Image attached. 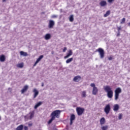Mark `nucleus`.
Segmentation results:
<instances>
[{
    "label": "nucleus",
    "instance_id": "obj_36",
    "mask_svg": "<svg viewBox=\"0 0 130 130\" xmlns=\"http://www.w3.org/2000/svg\"><path fill=\"white\" fill-rule=\"evenodd\" d=\"M113 58H112V57H111V56H110V57H108V59L109 60H112Z\"/></svg>",
    "mask_w": 130,
    "mask_h": 130
},
{
    "label": "nucleus",
    "instance_id": "obj_9",
    "mask_svg": "<svg viewBox=\"0 0 130 130\" xmlns=\"http://www.w3.org/2000/svg\"><path fill=\"white\" fill-rule=\"evenodd\" d=\"M54 21L50 20L49 21V25H48V28L49 29H52V28H53V26H54Z\"/></svg>",
    "mask_w": 130,
    "mask_h": 130
},
{
    "label": "nucleus",
    "instance_id": "obj_30",
    "mask_svg": "<svg viewBox=\"0 0 130 130\" xmlns=\"http://www.w3.org/2000/svg\"><path fill=\"white\" fill-rule=\"evenodd\" d=\"M82 97H86V91H83L82 94Z\"/></svg>",
    "mask_w": 130,
    "mask_h": 130
},
{
    "label": "nucleus",
    "instance_id": "obj_38",
    "mask_svg": "<svg viewBox=\"0 0 130 130\" xmlns=\"http://www.w3.org/2000/svg\"><path fill=\"white\" fill-rule=\"evenodd\" d=\"M40 60H41L39 58H38L36 61L37 62V63H38V62H39Z\"/></svg>",
    "mask_w": 130,
    "mask_h": 130
},
{
    "label": "nucleus",
    "instance_id": "obj_17",
    "mask_svg": "<svg viewBox=\"0 0 130 130\" xmlns=\"http://www.w3.org/2000/svg\"><path fill=\"white\" fill-rule=\"evenodd\" d=\"M41 105H42V102H40L36 104V105L34 107L35 109H37L39 106Z\"/></svg>",
    "mask_w": 130,
    "mask_h": 130
},
{
    "label": "nucleus",
    "instance_id": "obj_34",
    "mask_svg": "<svg viewBox=\"0 0 130 130\" xmlns=\"http://www.w3.org/2000/svg\"><path fill=\"white\" fill-rule=\"evenodd\" d=\"M108 2L109 3V4H111L114 2V0H108Z\"/></svg>",
    "mask_w": 130,
    "mask_h": 130
},
{
    "label": "nucleus",
    "instance_id": "obj_16",
    "mask_svg": "<svg viewBox=\"0 0 130 130\" xmlns=\"http://www.w3.org/2000/svg\"><path fill=\"white\" fill-rule=\"evenodd\" d=\"M119 109V105L118 104H115L114 105L113 110L114 111H118Z\"/></svg>",
    "mask_w": 130,
    "mask_h": 130
},
{
    "label": "nucleus",
    "instance_id": "obj_32",
    "mask_svg": "<svg viewBox=\"0 0 130 130\" xmlns=\"http://www.w3.org/2000/svg\"><path fill=\"white\" fill-rule=\"evenodd\" d=\"M121 29V26H118L117 27V30H118V32H120V29Z\"/></svg>",
    "mask_w": 130,
    "mask_h": 130
},
{
    "label": "nucleus",
    "instance_id": "obj_20",
    "mask_svg": "<svg viewBox=\"0 0 130 130\" xmlns=\"http://www.w3.org/2000/svg\"><path fill=\"white\" fill-rule=\"evenodd\" d=\"M100 124H101V125L104 124V123H105V118L103 117L100 119Z\"/></svg>",
    "mask_w": 130,
    "mask_h": 130
},
{
    "label": "nucleus",
    "instance_id": "obj_3",
    "mask_svg": "<svg viewBox=\"0 0 130 130\" xmlns=\"http://www.w3.org/2000/svg\"><path fill=\"white\" fill-rule=\"evenodd\" d=\"M121 93V88L118 87L115 90V100L116 101L119 97V94Z\"/></svg>",
    "mask_w": 130,
    "mask_h": 130
},
{
    "label": "nucleus",
    "instance_id": "obj_8",
    "mask_svg": "<svg viewBox=\"0 0 130 130\" xmlns=\"http://www.w3.org/2000/svg\"><path fill=\"white\" fill-rule=\"evenodd\" d=\"M35 113V112H34V111H32V112H30L28 115H27L24 117H25V118H27L29 119H32V118L34 117Z\"/></svg>",
    "mask_w": 130,
    "mask_h": 130
},
{
    "label": "nucleus",
    "instance_id": "obj_19",
    "mask_svg": "<svg viewBox=\"0 0 130 130\" xmlns=\"http://www.w3.org/2000/svg\"><path fill=\"white\" fill-rule=\"evenodd\" d=\"M5 60H6V57L5 56V55H2L0 56V61H1L2 62H4V61H5Z\"/></svg>",
    "mask_w": 130,
    "mask_h": 130
},
{
    "label": "nucleus",
    "instance_id": "obj_7",
    "mask_svg": "<svg viewBox=\"0 0 130 130\" xmlns=\"http://www.w3.org/2000/svg\"><path fill=\"white\" fill-rule=\"evenodd\" d=\"M111 109V108H110V105L108 104L106 106V107L104 108V111L107 115L109 114Z\"/></svg>",
    "mask_w": 130,
    "mask_h": 130
},
{
    "label": "nucleus",
    "instance_id": "obj_22",
    "mask_svg": "<svg viewBox=\"0 0 130 130\" xmlns=\"http://www.w3.org/2000/svg\"><path fill=\"white\" fill-rule=\"evenodd\" d=\"M110 15V11L108 10L106 12V14L104 15V17L106 18V17H108Z\"/></svg>",
    "mask_w": 130,
    "mask_h": 130
},
{
    "label": "nucleus",
    "instance_id": "obj_1",
    "mask_svg": "<svg viewBox=\"0 0 130 130\" xmlns=\"http://www.w3.org/2000/svg\"><path fill=\"white\" fill-rule=\"evenodd\" d=\"M104 90L107 93V95L108 98H112L113 97V91L110 86H106L104 87Z\"/></svg>",
    "mask_w": 130,
    "mask_h": 130
},
{
    "label": "nucleus",
    "instance_id": "obj_33",
    "mask_svg": "<svg viewBox=\"0 0 130 130\" xmlns=\"http://www.w3.org/2000/svg\"><path fill=\"white\" fill-rule=\"evenodd\" d=\"M122 118V115L121 114H119V117H118L119 119H121Z\"/></svg>",
    "mask_w": 130,
    "mask_h": 130
},
{
    "label": "nucleus",
    "instance_id": "obj_27",
    "mask_svg": "<svg viewBox=\"0 0 130 130\" xmlns=\"http://www.w3.org/2000/svg\"><path fill=\"white\" fill-rule=\"evenodd\" d=\"M70 22H74V15H72L69 17Z\"/></svg>",
    "mask_w": 130,
    "mask_h": 130
},
{
    "label": "nucleus",
    "instance_id": "obj_23",
    "mask_svg": "<svg viewBox=\"0 0 130 130\" xmlns=\"http://www.w3.org/2000/svg\"><path fill=\"white\" fill-rule=\"evenodd\" d=\"M54 119H55V117H51V119L48 122V124H50Z\"/></svg>",
    "mask_w": 130,
    "mask_h": 130
},
{
    "label": "nucleus",
    "instance_id": "obj_11",
    "mask_svg": "<svg viewBox=\"0 0 130 130\" xmlns=\"http://www.w3.org/2000/svg\"><path fill=\"white\" fill-rule=\"evenodd\" d=\"M75 119H76V116H75V114H73L70 117V125L73 124V121L75 120Z\"/></svg>",
    "mask_w": 130,
    "mask_h": 130
},
{
    "label": "nucleus",
    "instance_id": "obj_5",
    "mask_svg": "<svg viewBox=\"0 0 130 130\" xmlns=\"http://www.w3.org/2000/svg\"><path fill=\"white\" fill-rule=\"evenodd\" d=\"M91 87H93L92 89V95H96L98 93V88L95 86V84L91 83L90 84Z\"/></svg>",
    "mask_w": 130,
    "mask_h": 130
},
{
    "label": "nucleus",
    "instance_id": "obj_37",
    "mask_svg": "<svg viewBox=\"0 0 130 130\" xmlns=\"http://www.w3.org/2000/svg\"><path fill=\"white\" fill-rule=\"evenodd\" d=\"M39 58L40 59H42V58H43V55H40L39 57Z\"/></svg>",
    "mask_w": 130,
    "mask_h": 130
},
{
    "label": "nucleus",
    "instance_id": "obj_44",
    "mask_svg": "<svg viewBox=\"0 0 130 130\" xmlns=\"http://www.w3.org/2000/svg\"><path fill=\"white\" fill-rule=\"evenodd\" d=\"M53 130H57V129L56 128H53Z\"/></svg>",
    "mask_w": 130,
    "mask_h": 130
},
{
    "label": "nucleus",
    "instance_id": "obj_42",
    "mask_svg": "<svg viewBox=\"0 0 130 130\" xmlns=\"http://www.w3.org/2000/svg\"><path fill=\"white\" fill-rule=\"evenodd\" d=\"M38 63H37V62L36 61L34 65V67H35V66H36V64H37Z\"/></svg>",
    "mask_w": 130,
    "mask_h": 130
},
{
    "label": "nucleus",
    "instance_id": "obj_40",
    "mask_svg": "<svg viewBox=\"0 0 130 130\" xmlns=\"http://www.w3.org/2000/svg\"><path fill=\"white\" fill-rule=\"evenodd\" d=\"M120 35V31H118V33L117 34V36H119Z\"/></svg>",
    "mask_w": 130,
    "mask_h": 130
},
{
    "label": "nucleus",
    "instance_id": "obj_4",
    "mask_svg": "<svg viewBox=\"0 0 130 130\" xmlns=\"http://www.w3.org/2000/svg\"><path fill=\"white\" fill-rule=\"evenodd\" d=\"M76 111L78 115L79 116H81V115H82V114H83L85 112V109L81 107H77L76 108Z\"/></svg>",
    "mask_w": 130,
    "mask_h": 130
},
{
    "label": "nucleus",
    "instance_id": "obj_18",
    "mask_svg": "<svg viewBox=\"0 0 130 130\" xmlns=\"http://www.w3.org/2000/svg\"><path fill=\"white\" fill-rule=\"evenodd\" d=\"M51 37V36L50 35V34H47L45 36V40H49V39H50Z\"/></svg>",
    "mask_w": 130,
    "mask_h": 130
},
{
    "label": "nucleus",
    "instance_id": "obj_10",
    "mask_svg": "<svg viewBox=\"0 0 130 130\" xmlns=\"http://www.w3.org/2000/svg\"><path fill=\"white\" fill-rule=\"evenodd\" d=\"M33 92L34 93V98L35 99L37 97V96H38V94H39V91H38V90H37L36 88H34L33 90Z\"/></svg>",
    "mask_w": 130,
    "mask_h": 130
},
{
    "label": "nucleus",
    "instance_id": "obj_15",
    "mask_svg": "<svg viewBox=\"0 0 130 130\" xmlns=\"http://www.w3.org/2000/svg\"><path fill=\"white\" fill-rule=\"evenodd\" d=\"M80 80H81V76H76L73 79L74 82H79Z\"/></svg>",
    "mask_w": 130,
    "mask_h": 130
},
{
    "label": "nucleus",
    "instance_id": "obj_6",
    "mask_svg": "<svg viewBox=\"0 0 130 130\" xmlns=\"http://www.w3.org/2000/svg\"><path fill=\"white\" fill-rule=\"evenodd\" d=\"M96 51H98L100 53V58H104V50L101 48H99L98 50H96Z\"/></svg>",
    "mask_w": 130,
    "mask_h": 130
},
{
    "label": "nucleus",
    "instance_id": "obj_29",
    "mask_svg": "<svg viewBox=\"0 0 130 130\" xmlns=\"http://www.w3.org/2000/svg\"><path fill=\"white\" fill-rule=\"evenodd\" d=\"M125 22V18H123L121 20L120 24H124Z\"/></svg>",
    "mask_w": 130,
    "mask_h": 130
},
{
    "label": "nucleus",
    "instance_id": "obj_41",
    "mask_svg": "<svg viewBox=\"0 0 130 130\" xmlns=\"http://www.w3.org/2000/svg\"><path fill=\"white\" fill-rule=\"evenodd\" d=\"M28 126H32V123H28Z\"/></svg>",
    "mask_w": 130,
    "mask_h": 130
},
{
    "label": "nucleus",
    "instance_id": "obj_24",
    "mask_svg": "<svg viewBox=\"0 0 130 130\" xmlns=\"http://www.w3.org/2000/svg\"><path fill=\"white\" fill-rule=\"evenodd\" d=\"M23 127H24L23 125H20L19 126H17L16 130H23Z\"/></svg>",
    "mask_w": 130,
    "mask_h": 130
},
{
    "label": "nucleus",
    "instance_id": "obj_12",
    "mask_svg": "<svg viewBox=\"0 0 130 130\" xmlns=\"http://www.w3.org/2000/svg\"><path fill=\"white\" fill-rule=\"evenodd\" d=\"M101 7H106L107 6V2L105 1H101L100 3Z\"/></svg>",
    "mask_w": 130,
    "mask_h": 130
},
{
    "label": "nucleus",
    "instance_id": "obj_47",
    "mask_svg": "<svg viewBox=\"0 0 130 130\" xmlns=\"http://www.w3.org/2000/svg\"><path fill=\"white\" fill-rule=\"evenodd\" d=\"M1 116H0V120H1Z\"/></svg>",
    "mask_w": 130,
    "mask_h": 130
},
{
    "label": "nucleus",
    "instance_id": "obj_28",
    "mask_svg": "<svg viewBox=\"0 0 130 130\" xmlns=\"http://www.w3.org/2000/svg\"><path fill=\"white\" fill-rule=\"evenodd\" d=\"M101 129L102 130H107L108 129V125H106V126H103L101 127Z\"/></svg>",
    "mask_w": 130,
    "mask_h": 130
},
{
    "label": "nucleus",
    "instance_id": "obj_45",
    "mask_svg": "<svg viewBox=\"0 0 130 130\" xmlns=\"http://www.w3.org/2000/svg\"><path fill=\"white\" fill-rule=\"evenodd\" d=\"M7 0H3V3H5V2H6Z\"/></svg>",
    "mask_w": 130,
    "mask_h": 130
},
{
    "label": "nucleus",
    "instance_id": "obj_2",
    "mask_svg": "<svg viewBox=\"0 0 130 130\" xmlns=\"http://www.w3.org/2000/svg\"><path fill=\"white\" fill-rule=\"evenodd\" d=\"M61 111L60 110H56L52 112L51 114V117H56L57 118H59V114H60Z\"/></svg>",
    "mask_w": 130,
    "mask_h": 130
},
{
    "label": "nucleus",
    "instance_id": "obj_21",
    "mask_svg": "<svg viewBox=\"0 0 130 130\" xmlns=\"http://www.w3.org/2000/svg\"><path fill=\"white\" fill-rule=\"evenodd\" d=\"M20 55H23V56H27L28 55L27 52H25L22 51L20 52Z\"/></svg>",
    "mask_w": 130,
    "mask_h": 130
},
{
    "label": "nucleus",
    "instance_id": "obj_39",
    "mask_svg": "<svg viewBox=\"0 0 130 130\" xmlns=\"http://www.w3.org/2000/svg\"><path fill=\"white\" fill-rule=\"evenodd\" d=\"M24 130H28V127L27 126H25L24 127Z\"/></svg>",
    "mask_w": 130,
    "mask_h": 130
},
{
    "label": "nucleus",
    "instance_id": "obj_43",
    "mask_svg": "<svg viewBox=\"0 0 130 130\" xmlns=\"http://www.w3.org/2000/svg\"><path fill=\"white\" fill-rule=\"evenodd\" d=\"M42 87H44V83L43 82L42 83Z\"/></svg>",
    "mask_w": 130,
    "mask_h": 130
},
{
    "label": "nucleus",
    "instance_id": "obj_14",
    "mask_svg": "<svg viewBox=\"0 0 130 130\" xmlns=\"http://www.w3.org/2000/svg\"><path fill=\"white\" fill-rule=\"evenodd\" d=\"M28 85L24 86L22 89L21 90V94H24V93H25V92H26L27 90H28Z\"/></svg>",
    "mask_w": 130,
    "mask_h": 130
},
{
    "label": "nucleus",
    "instance_id": "obj_26",
    "mask_svg": "<svg viewBox=\"0 0 130 130\" xmlns=\"http://www.w3.org/2000/svg\"><path fill=\"white\" fill-rule=\"evenodd\" d=\"M17 68H20V69H22L23 67H24V64L23 63H20L19 64H17Z\"/></svg>",
    "mask_w": 130,
    "mask_h": 130
},
{
    "label": "nucleus",
    "instance_id": "obj_46",
    "mask_svg": "<svg viewBox=\"0 0 130 130\" xmlns=\"http://www.w3.org/2000/svg\"><path fill=\"white\" fill-rule=\"evenodd\" d=\"M128 25L129 26V27H130V22H129V23H128Z\"/></svg>",
    "mask_w": 130,
    "mask_h": 130
},
{
    "label": "nucleus",
    "instance_id": "obj_31",
    "mask_svg": "<svg viewBox=\"0 0 130 130\" xmlns=\"http://www.w3.org/2000/svg\"><path fill=\"white\" fill-rule=\"evenodd\" d=\"M51 18L52 19H55V18H57V15H53L51 16Z\"/></svg>",
    "mask_w": 130,
    "mask_h": 130
},
{
    "label": "nucleus",
    "instance_id": "obj_13",
    "mask_svg": "<svg viewBox=\"0 0 130 130\" xmlns=\"http://www.w3.org/2000/svg\"><path fill=\"white\" fill-rule=\"evenodd\" d=\"M71 55H73V51L70 50L69 51L68 53H67V55L64 57V58H69V57H70V56H71Z\"/></svg>",
    "mask_w": 130,
    "mask_h": 130
},
{
    "label": "nucleus",
    "instance_id": "obj_35",
    "mask_svg": "<svg viewBox=\"0 0 130 130\" xmlns=\"http://www.w3.org/2000/svg\"><path fill=\"white\" fill-rule=\"evenodd\" d=\"M67 47H64L62 50L63 52H66V51H67Z\"/></svg>",
    "mask_w": 130,
    "mask_h": 130
},
{
    "label": "nucleus",
    "instance_id": "obj_25",
    "mask_svg": "<svg viewBox=\"0 0 130 130\" xmlns=\"http://www.w3.org/2000/svg\"><path fill=\"white\" fill-rule=\"evenodd\" d=\"M73 59H74V58H73V57L67 59L66 60V63H70V62H72V61H73Z\"/></svg>",
    "mask_w": 130,
    "mask_h": 130
}]
</instances>
